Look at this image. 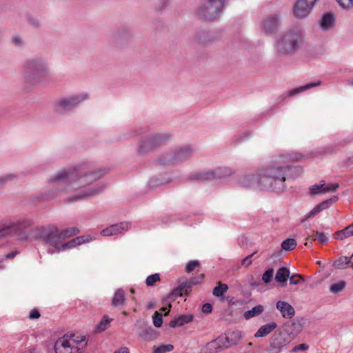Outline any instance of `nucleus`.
Returning <instances> with one entry per match:
<instances>
[{
  "label": "nucleus",
  "mask_w": 353,
  "mask_h": 353,
  "mask_svg": "<svg viewBox=\"0 0 353 353\" xmlns=\"http://www.w3.org/2000/svg\"><path fill=\"white\" fill-rule=\"evenodd\" d=\"M302 158L300 153L283 154L276 159L272 164L260 170L258 174H253L241 176L239 182L247 188L257 185L258 188L263 190L274 192H282L286 188L285 180L291 167L288 165L281 164L290 161H299Z\"/></svg>",
  "instance_id": "1"
},
{
  "label": "nucleus",
  "mask_w": 353,
  "mask_h": 353,
  "mask_svg": "<svg viewBox=\"0 0 353 353\" xmlns=\"http://www.w3.org/2000/svg\"><path fill=\"white\" fill-rule=\"evenodd\" d=\"M105 173V170H94L88 164L81 165L68 171L60 170L50 179V182L57 190L49 196L54 197L62 192L83 188L97 181Z\"/></svg>",
  "instance_id": "2"
},
{
  "label": "nucleus",
  "mask_w": 353,
  "mask_h": 353,
  "mask_svg": "<svg viewBox=\"0 0 353 353\" xmlns=\"http://www.w3.org/2000/svg\"><path fill=\"white\" fill-rule=\"evenodd\" d=\"M22 68L23 82L29 85L43 82L50 74L47 61L41 57H32L25 60Z\"/></svg>",
  "instance_id": "3"
},
{
  "label": "nucleus",
  "mask_w": 353,
  "mask_h": 353,
  "mask_svg": "<svg viewBox=\"0 0 353 353\" xmlns=\"http://www.w3.org/2000/svg\"><path fill=\"white\" fill-rule=\"evenodd\" d=\"M33 225V219L28 216L3 221L0 223V239L15 236L19 240L27 241L29 234L25 230Z\"/></svg>",
  "instance_id": "4"
},
{
  "label": "nucleus",
  "mask_w": 353,
  "mask_h": 353,
  "mask_svg": "<svg viewBox=\"0 0 353 353\" xmlns=\"http://www.w3.org/2000/svg\"><path fill=\"white\" fill-rule=\"evenodd\" d=\"M296 326L295 323H286L283 327L275 331L269 339L270 349L268 353H281L285 350L294 337L292 330L293 327H295ZM297 326H299V325H297Z\"/></svg>",
  "instance_id": "5"
},
{
  "label": "nucleus",
  "mask_w": 353,
  "mask_h": 353,
  "mask_svg": "<svg viewBox=\"0 0 353 353\" xmlns=\"http://www.w3.org/2000/svg\"><path fill=\"white\" fill-rule=\"evenodd\" d=\"M303 31L294 28L286 32L277 41V49L280 54L285 55L293 54L299 48L303 41Z\"/></svg>",
  "instance_id": "6"
},
{
  "label": "nucleus",
  "mask_w": 353,
  "mask_h": 353,
  "mask_svg": "<svg viewBox=\"0 0 353 353\" xmlns=\"http://www.w3.org/2000/svg\"><path fill=\"white\" fill-rule=\"evenodd\" d=\"M37 238L42 239L44 243L52 248L48 249V253L52 254L61 251L63 240L58 228L50 225L46 227L37 228L35 230Z\"/></svg>",
  "instance_id": "7"
},
{
  "label": "nucleus",
  "mask_w": 353,
  "mask_h": 353,
  "mask_svg": "<svg viewBox=\"0 0 353 353\" xmlns=\"http://www.w3.org/2000/svg\"><path fill=\"white\" fill-rule=\"evenodd\" d=\"M85 339L74 334H65L59 338L54 345L56 353H80L85 347Z\"/></svg>",
  "instance_id": "8"
},
{
  "label": "nucleus",
  "mask_w": 353,
  "mask_h": 353,
  "mask_svg": "<svg viewBox=\"0 0 353 353\" xmlns=\"http://www.w3.org/2000/svg\"><path fill=\"white\" fill-rule=\"evenodd\" d=\"M224 6V0H205L198 9V14L205 20L216 19Z\"/></svg>",
  "instance_id": "9"
},
{
  "label": "nucleus",
  "mask_w": 353,
  "mask_h": 353,
  "mask_svg": "<svg viewBox=\"0 0 353 353\" xmlns=\"http://www.w3.org/2000/svg\"><path fill=\"white\" fill-rule=\"evenodd\" d=\"M170 139L169 133H157L152 134L143 139L139 143L138 152L145 154L152 149L165 144Z\"/></svg>",
  "instance_id": "10"
},
{
  "label": "nucleus",
  "mask_w": 353,
  "mask_h": 353,
  "mask_svg": "<svg viewBox=\"0 0 353 353\" xmlns=\"http://www.w3.org/2000/svg\"><path fill=\"white\" fill-rule=\"evenodd\" d=\"M203 279V274L192 277L183 281H179V285L169 294V299L174 301L177 297L188 295L193 285L199 283Z\"/></svg>",
  "instance_id": "11"
},
{
  "label": "nucleus",
  "mask_w": 353,
  "mask_h": 353,
  "mask_svg": "<svg viewBox=\"0 0 353 353\" xmlns=\"http://www.w3.org/2000/svg\"><path fill=\"white\" fill-rule=\"evenodd\" d=\"M194 153V150L189 145L183 146L176 149L172 154H168V157H163L160 161L163 164H172L181 163L188 160Z\"/></svg>",
  "instance_id": "12"
},
{
  "label": "nucleus",
  "mask_w": 353,
  "mask_h": 353,
  "mask_svg": "<svg viewBox=\"0 0 353 353\" xmlns=\"http://www.w3.org/2000/svg\"><path fill=\"white\" fill-rule=\"evenodd\" d=\"M87 98L88 94L85 93L63 98L57 103V111L62 112L70 110Z\"/></svg>",
  "instance_id": "13"
},
{
  "label": "nucleus",
  "mask_w": 353,
  "mask_h": 353,
  "mask_svg": "<svg viewBox=\"0 0 353 353\" xmlns=\"http://www.w3.org/2000/svg\"><path fill=\"white\" fill-rule=\"evenodd\" d=\"M232 173L230 168H218L214 170H210L196 174V178L203 181L213 180L230 176Z\"/></svg>",
  "instance_id": "14"
},
{
  "label": "nucleus",
  "mask_w": 353,
  "mask_h": 353,
  "mask_svg": "<svg viewBox=\"0 0 353 353\" xmlns=\"http://www.w3.org/2000/svg\"><path fill=\"white\" fill-rule=\"evenodd\" d=\"M105 186L101 184H96L92 187H88L83 190L79 193L74 194L68 199L69 202H74L79 199H85L92 196H94L101 192Z\"/></svg>",
  "instance_id": "15"
},
{
  "label": "nucleus",
  "mask_w": 353,
  "mask_h": 353,
  "mask_svg": "<svg viewBox=\"0 0 353 353\" xmlns=\"http://www.w3.org/2000/svg\"><path fill=\"white\" fill-rule=\"evenodd\" d=\"M316 1V0H298L294 8V15L299 19L305 18Z\"/></svg>",
  "instance_id": "16"
},
{
  "label": "nucleus",
  "mask_w": 353,
  "mask_h": 353,
  "mask_svg": "<svg viewBox=\"0 0 353 353\" xmlns=\"http://www.w3.org/2000/svg\"><path fill=\"white\" fill-rule=\"evenodd\" d=\"M130 228V223L128 222H121L113 224L101 232V234L104 236H110L114 235L121 234L128 231Z\"/></svg>",
  "instance_id": "17"
},
{
  "label": "nucleus",
  "mask_w": 353,
  "mask_h": 353,
  "mask_svg": "<svg viewBox=\"0 0 353 353\" xmlns=\"http://www.w3.org/2000/svg\"><path fill=\"white\" fill-rule=\"evenodd\" d=\"M139 330V336L145 341H152L157 336L154 329L151 326H148L144 322H140Z\"/></svg>",
  "instance_id": "18"
},
{
  "label": "nucleus",
  "mask_w": 353,
  "mask_h": 353,
  "mask_svg": "<svg viewBox=\"0 0 353 353\" xmlns=\"http://www.w3.org/2000/svg\"><path fill=\"white\" fill-rule=\"evenodd\" d=\"M263 29L267 34L276 32L279 29V17L276 14L268 17L263 23Z\"/></svg>",
  "instance_id": "19"
},
{
  "label": "nucleus",
  "mask_w": 353,
  "mask_h": 353,
  "mask_svg": "<svg viewBox=\"0 0 353 353\" xmlns=\"http://www.w3.org/2000/svg\"><path fill=\"white\" fill-rule=\"evenodd\" d=\"M276 307L280 311L282 316L286 319H291L295 313L294 307L288 302L279 301Z\"/></svg>",
  "instance_id": "20"
},
{
  "label": "nucleus",
  "mask_w": 353,
  "mask_h": 353,
  "mask_svg": "<svg viewBox=\"0 0 353 353\" xmlns=\"http://www.w3.org/2000/svg\"><path fill=\"white\" fill-rule=\"evenodd\" d=\"M277 327L276 322H270L262 325L255 333L254 336L256 338L265 337L270 334Z\"/></svg>",
  "instance_id": "21"
},
{
  "label": "nucleus",
  "mask_w": 353,
  "mask_h": 353,
  "mask_svg": "<svg viewBox=\"0 0 353 353\" xmlns=\"http://www.w3.org/2000/svg\"><path fill=\"white\" fill-rule=\"evenodd\" d=\"M193 319V316L191 314L181 315L172 320L169 323L171 327H176L183 326V325L191 322Z\"/></svg>",
  "instance_id": "22"
},
{
  "label": "nucleus",
  "mask_w": 353,
  "mask_h": 353,
  "mask_svg": "<svg viewBox=\"0 0 353 353\" xmlns=\"http://www.w3.org/2000/svg\"><path fill=\"white\" fill-rule=\"evenodd\" d=\"M321 28L323 30H327L330 29L334 23V16L332 13H325L323 15L320 20Z\"/></svg>",
  "instance_id": "23"
},
{
  "label": "nucleus",
  "mask_w": 353,
  "mask_h": 353,
  "mask_svg": "<svg viewBox=\"0 0 353 353\" xmlns=\"http://www.w3.org/2000/svg\"><path fill=\"white\" fill-rule=\"evenodd\" d=\"M125 293L122 289H117L112 299V305L114 307H121L125 304Z\"/></svg>",
  "instance_id": "24"
},
{
  "label": "nucleus",
  "mask_w": 353,
  "mask_h": 353,
  "mask_svg": "<svg viewBox=\"0 0 353 353\" xmlns=\"http://www.w3.org/2000/svg\"><path fill=\"white\" fill-rule=\"evenodd\" d=\"M231 344V342L229 341V336H225L223 338H219L216 340H214L210 342L208 345L210 348H214L216 350H219L224 347H228Z\"/></svg>",
  "instance_id": "25"
},
{
  "label": "nucleus",
  "mask_w": 353,
  "mask_h": 353,
  "mask_svg": "<svg viewBox=\"0 0 353 353\" xmlns=\"http://www.w3.org/2000/svg\"><path fill=\"white\" fill-rule=\"evenodd\" d=\"M334 266L337 269H345L347 266L353 268V259H352V256L350 258L347 256L339 257L334 261Z\"/></svg>",
  "instance_id": "26"
},
{
  "label": "nucleus",
  "mask_w": 353,
  "mask_h": 353,
  "mask_svg": "<svg viewBox=\"0 0 353 353\" xmlns=\"http://www.w3.org/2000/svg\"><path fill=\"white\" fill-rule=\"evenodd\" d=\"M352 236H353V223L334 234V238L339 240H343Z\"/></svg>",
  "instance_id": "27"
},
{
  "label": "nucleus",
  "mask_w": 353,
  "mask_h": 353,
  "mask_svg": "<svg viewBox=\"0 0 353 353\" xmlns=\"http://www.w3.org/2000/svg\"><path fill=\"white\" fill-rule=\"evenodd\" d=\"M321 85V81H317L316 83H307L305 85H302V86H300L299 88H294V89H292L291 90H290L288 92V95L289 97H292V96H294L296 94H299L300 92H304L308 89H310V88H312L314 87H316V86H318Z\"/></svg>",
  "instance_id": "28"
},
{
  "label": "nucleus",
  "mask_w": 353,
  "mask_h": 353,
  "mask_svg": "<svg viewBox=\"0 0 353 353\" xmlns=\"http://www.w3.org/2000/svg\"><path fill=\"white\" fill-rule=\"evenodd\" d=\"M289 277L290 270L285 267H282L277 270L275 280L279 283H283L285 282Z\"/></svg>",
  "instance_id": "29"
},
{
  "label": "nucleus",
  "mask_w": 353,
  "mask_h": 353,
  "mask_svg": "<svg viewBox=\"0 0 353 353\" xmlns=\"http://www.w3.org/2000/svg\"><path fill=\"white\" fill-rule=\"evenodd\" d=\"M263 306L261 305H258L252 308V310H249L244 312V317L245 319H250L252 317L259 315L263 311Z\"/></svg>",
  "instance_id": "30"
},
{
  "label": "nucleus",
  "mask_w": 353,
  "mask_h": 353,
  "mask_svg": "<svg viewBox=\"0 0 353 353\" xmlns=\"http://www.w3.org/2000/svg\"><path fill=\"white\" fill-rule=\"evenodd\" d=\"M113 319L109 318L108 315H104L101 321L96 325L95 332H101L105 330Z\"/></svg>",
  "instance_id": "31"
},
{
  "label": "nucleus",
  "mask_w": 353,
  "mask_h": 353,
  "mask_svg": "<svg viewBox=\"0 0 353 353\" xmlns=\"http://www.w3.org/2000/svg\"><path fill=\"white\" fill-rule=\"evenodd\" d=\"M59 232L61 236V239H62L63 241H64L65 238L76 235L77 234H78L79 232V230L77 228L74 227V228L63 230L61 231H59Z\"/></svg>",
  "instance_id": "32"
},
{
  "label": "nucleus",
  "mask_w": 353,
  "mask_h": 353,
  "mask_svg": "<svg viewBox=\"0 0 353 353\" xmlns=\"http://www.w3.org/2000/svg\"><path fill=\"white\" fill-rule=\"evenodd\" d=\"M228 290V286L226 284L219 283L218 285L214 288L212 294L215 296H221L223 295Z\"/></svg>",
  "instance_id": "33"
},
{
  "label": "nucleus",
  "mask_w": 353,
  "mask_h": 353,
  "mask_svg": "<svg viewBox=\"0 0 353 353\" xmlns=\"http://www.w3.org/2000/svg\"><path fill=\"white\" fill-rule=\"evenodd\" d=\"M311 236L312 241H318L323 244L327 243L328 242V238L323 232L319 231L313 232V234H311Z\"/></svg>",
  "instance_id": "34"
},
{
  "label": "nucleus",
  "mask_w": 353,
  "mask_h": 353,
  "mask_svg": "<svg viewBox=\"0 0 353 353\" xmlns=\"http://www.w3.org/2000/svg\"><path fill=\"white\" fill-rule=\"evenodd\" d=\"M296 246V241L294 239H287L281 243V247L284 250L290 251Z\"/></svg>",
  "instance_id": "35"
},
{
  "label": "nucleus",
  "mask_w": 353,
  "mask_h": 353,
  "mask_svg": "<svg viewBox=\"0 0 353 353\" xmlns=\"http://www.w3.org/2000/svg\"><path fill=\"white\" fill-rule=\"evenodd\" d=\"M346 283L344 281H340L338 283H333L330 287V290L334 294H338L345 287Z\"/></svg>",
  "instance_id": "36"
},
{
  "label": "nucleus",
  "mask_w": 353,
  "mask_h": 353,
  "mask_svg": "<svg viewBox=\"0 0 353 353\" xmlns=\"http://www.w3.org/2000/svg\"><path fill=\"white\" fill-rule=\"evenodd\" d=\"M174 349V346L171 344L160 345L154 349L153 353H165L171 352Z\"/></svg>",
  "instance_id": "37"
},
{
  "label": "nucleus",
  "mask_w": 353,
  "mask_h": 353,
  "mask_svg": "<svg viewBox=\"0 0 353 353\" xmlns=\"http://www.w3.org/2000/svg\"><path fill=\"white\" fill-rule=\"evenodd\" d=\"M161 280L160 275L158 273H155L148 276L146 278L145 283L148 286H152L157 281Z\"/></svg>",
  "instance_id": "38"
},
{
  "label": "nucleus",
  "mask_w": 353,
  "mask_h": 353,
  "mask_svg": "<svg viewBox=\"0 0 353 353\" xmlns=\"http://www.w3.org/2000/svg\"><path fill=\"white\" fill-rule=\"evenodd\" d=\"M200 266V263L197 260H193L189 261L185 268V270L188 273L192 272L196 268Z\"/></svg>",
  "instance_id": "39"
},
{
  "label": "nucleus",
  "mask_w": 353,
  "mask_h": 353,
  "mask_svg": "<svg viewBox=\"0 0 353 353\" xmlns=\"http://www.w3.org/2000/svg\"><path fill=\"white\" fill-rule=\"evenodd\" d=\"M324 185H325V183L315 184V185H312L310 188V193L312 194H318L325 193L324 188H323Z\"/></svg>",
  "instance_id": "40"
},
{
  "label": "nucleus",
  "mask_w": 353,
  "mask_h": 353,
  "mask_svg": "<svg viewBox=\"0 0 353 353\" xmlns=\"http://www.w3.org/2000/svg\"><path fill=\"white\" fill-rule=\"evenodd\" d=\"M274 270L272 268H270L267 270L262 276V280L265 283H270L273 277Z\"/></svg>",
  "instance_id": "41"
},
{
  "label": "nucleus",
  "mask_w": 353,
  "mask_h": 353,
  "mask_svg": "<svg viewBox=\"0 0 353 353\" xmlns=\"http://www.w3.org/2000/svg\"><path fill=\"white\" fill-rule=\"evenodd\" d=\"M153 324L156 327H160L163 323L162 315L155 312L152 316Z\"/></svg>",
  "instance_id": "42"
},
{
  "label": "nucleus",
  "mask_w": 353,
  "mask_h": 353,
  "mask_svg": "<svg viewBox=\"0 0 353 353\" xmlns=\"http://www.w3.org/2000/svg\"><path fill=\"white\" fill-rule=\"evenodd\" d=\"M77 245H79V244H77V241H76V238L69 241L67 243H65L64 241H63V244L61 246V251L65 250L66 249L74 248Z\"/></svg>",
  "instance_id": "43"
},
{
  "label": "nucleus",
  "mask_w": 353,
  "mask_h": 353,
  "mask_svg": "<svg viewBox=\"0 0 353 353\" xmlns=\"http://www.w3.org/2000/svg\"><path fill=\"white\" fill-rule=\"evenodd\" d=\"M339 6L346 10L353 7V0H336Z\"/></svg>",
  "instance_id": "44"
},
{
  "label": "nucleus",
  "mask_w": 353,
  "mask_h": 353,
  "mask_svg": "<svg viewBox=\"0 0 353 353\" xmlns=\"http://www.w3.org/2000/svg\"><path fill=\"white\" fill-rule=\"evenodd\" d=\"M296 278H299L301 281H304V279L303 276L301 274H294L290 277V283L291 285H297L299 283V280L296 279Z\"/></svg>",
  "instance_id": "45"
},
{
  "label": "nucleus",
  "mask_w": 353,
  "mask_h": 353,
  "mask_svg": "<svg viewBox=\"0 0 353 353\" xmlns=\"http://www.w3.org/2000/svg\"><path fill=\"white\" fill-rule=\"evenodd\" d=\"M332 202V199L325 200V201L320 203L319 204H318L316 206L319 208V211L321 212L323 210L328 208L330 203H331Z\"/></svg>",
  "instance_id": "46"
},
{
  "label": "nucleus",
  "mask_w": 353,
  "mask_h": 353,
  "mask_svg": "<svg viewBox=\"0 0 353 353\" xmlns=\"http://www.w3.org/2000/svg\"><path fill=\"white\" fill-rule=\"evenodd\" d=\"M14 177L15 176L13 174H8L0 177V188L3 187L7 181L12 180Z\"/></svg>",
  "instance_id": "47"
},
{
  "label": "nucleus",
  "mask_w": 353,
  "mask_h": 353,
  "mask_svg": "<svg viewBox=\"0 0 353 353\" xmlns=\"http://www.w3.org/2000/svg\"><path fill=\"white\" fill-rule=\"evenodd\" d=\"M254 254L255 253L254 252L244 258L241 261V265L244 267L250 266L252 263V257L254 256Z\"/></svg>",
  "instance_id": "48"
},
{
  "label": "nucleus",
  "mask_w": 353,
  "mask_h": 353,
  "mask_svg": "<svg viewBox=\"0 0 353 353\" xmlns=\"http://www.w3.org/2000/svg\"><path fill=\"white\" fill-rule=\"evenodd\" d=\"M339 185L338 183L330 184L327 186H325V185L323 186L324 192L327 193V192H334L339 188Z\"/></svg>",
  "instance_id": "49"
},
{
  "label": "nucleus",
  "mask_w": 353,
  "mask_h": 353,
  "mask_svg": "<svg viewBox=\"0 0 353 353\" xmlns=\"http://www.w3.org/2000/svg\"><path fill=\"white\" fill-rule=\"evenodd\" d=\"M309 348V346L305 343H301L300 345L294 346L291 352H296L298 351H305L307 350Z\"/></svg>",
  "instance_id": "50"
},
{
  "label": "nucleus",
  "mask_w": 353,
  "mask_h": 353,
  "mask_svg": "<svg viewBox=\"0 0 353 353\" xmlns=\"http://www.w3.org/2000/svg\"><path fill=\"white\" fill-rule=\"evenodd\" d=\"M90 239L91 238L89 236H81L76 237V241H77V244L79 245L89 242Z\"/></svg>",
  "instance_id": "51"
},
{
  "label": "nucleus",
  "mask_w": 353,
  "mask_h": 353,
  "mask_svg": "<svg viewBox=\"0 0 353 353\" xmlns=\"http://www.w3.org/2000/svg\"><path fill=\"white\" fill-rule=\"evenodd\" d=\"M320 211L319 210V208H317V206L316 205L306 216H305V219H310L314 216H315L316 214H317L318 213H319Z\"/></svg>",
  "instance_id": "52"
},
{
  "label": "nucleus",
  "mask_w": 353,
  "mask_h": 353,
  "mask_svg": "<svg viewBox=\"0 0 353 353\" xmlns=\"http://www.w3.org/2000/svg\"><path fill=\"white\" fill-rule=\"evenodd\" d=\"M12 43L16 46H21L23 43L22 39L19 36H14L11 39Z\"/></svg>",
  "instance_id": "53"
},
{
  "label": "nucleus",
  "mask_w": 353,
  "mask_h": 353,
  "mask_svg": "<svg viewBox=\"0 0 353 353\" xmlns=\"http://www.w3.org/2000/svg\"><path fill=\"white\" fill-rule=\"evenodd\" d=\"M39 316H40V313L38 311V310H37V309L32 310L29 314V318L30 319H36L39 318Z\"/></svg>",
  "instance_id": "54"
},
{
  "label": "nucleus",
  "mask_w": 353,
  "mask_h": 353,
  "mask_svg": "<svg viewBox=\"0 0 353 353\" xmlns=\"http://www.w3.org/2000/svg\"><path fill=\"white\" fill-rule=\"evenodd\" d=\"M212 306L210 303H205L202 307V312L205 314H209L212 312Z\"/></svg>",
  "instance_id": "55"
},
{
  "label": "nucleus",
  "mask_w": 353,
  "mask_h": 353,
  "mask_svg": "<svg viewBox=\"0 0 353 353\" xmlns=\"http://www.w3.org/2000/svg\"><path fill=\"white\" fill-rule=\"evenodd\" d=\"M161 184H163V182L159 181L158 179H152L149 181V185L152 188L159 186Z\"/></svg>",
  "instance_id": "56"
},
{
  "label": "nucleus",
  "mask_w": 353,
  "mask_h": 353,
  "mask_svg": "<svg viewBox=\"0 0 353 353\" xmlns=\"http://www.w3.org/2000/svg\"><path fill=\"white\" fill-rule=\"evenodd\" d=\"M114 353H130V350L127 347H122L116 350Z\"/></svg>",
  "instance_id": "57"
},
{
  "label": "nucleus",
  "mask_w": 353,
  "mask_h": 353,
  "mask_svg": "<svg viewBox=\"0 0 353 353\" xmlns=\"http://www.w3.org/2000/svg\"><path fill=\"white\" fill-rule=\"evenodd\" d=\"M17 252H10L5 256V258L6 259H12L17 255Z\"/></svg>",
  "instance_id": "58"
},
{
  "label": "nucleus",
  "mask_w": 353,
  "mask_h": 353,
  "mask_svg": "<svg viewBox=\"0 0 353 353\" xmlns=\"http://www.w3.org/2000/svg\"><path fill=\"white\" fill-rule=\"evenodd\" d=\"M312 241H312V236H311V235H310V236L306 239V241H305V245H307H307H311Z\"/></svg>",
  "instance_id": "59"
},
{
  "label": "nucleus",
  "mask_w": 353,
  "mask_h": 353,
  "mask_svg": "<svg viewBox=\"0 0 353 353\" xmlns=\"http://www.w3.org/2000/svg\"><path fill=\"white\" fill-rule=\"evenodd\" d=\"M161 310L162 312H164L165 314H168L169 312V309H168L167 307H163Z\"/></svg>",
  "instance_id": "60"
},
{
  "label": "nucleus",
  "mask_w": 353,
  "mask_h": 353,
  "mask_svg": "<svg viewBox=\"0 0 353 353\" xmlns=\"http://www.w3.org/2000/svg\"><path fill=\"white\" fill-rule=\"evenodd\" d=\"M33 25L35 26H39V22L37 21H34Z\"/></svg>",
  "instance_id": "61"
},
{
  "label": "nucleus",
  "mask_w": 353,
  "mask_h": 353,
  "mask_svg": "<svg viewBox=\"0 0 353 353\" xmlns=\"http://www.w3.org/2000/svg\"><path fill=\"white\" fill-rule=\"evenodd\" d=\"M1 263H2V262L0 261V269H3L4 266Z\"/></svg>",
  "instance_id": "62"
},
{
  "label": "nucleus",
  "mask_w": 353,
  "mask_h": 353,
  "mask_svg": "<svg viewBox=\"0 0 353 353\" xmlns=\"http://www.w3.org/2000/svg\"><path fill=\"white\" fill-rule=\"evenodd\" d=\"M130 292H131V293H132V294H133V293H134V290L132 288V289L130 290Z\"/></svg>",
  "instance_id": "63"
},
{
  "label": "nucleus",
  "mask_w": 353,
  "mask_h": 353,
  "mask_svg": "<svg viewBox=\"0 0 353 353\" xmlns=\"http://www.w3.org/2000/svg\"><path fill=\"white\" fill-rule=\"evenodd\" d=\"M350 84H351L352 85H353V80H352V81H351Z\"/></svg>",
  "instance_id": "64"
}]
</instances>
